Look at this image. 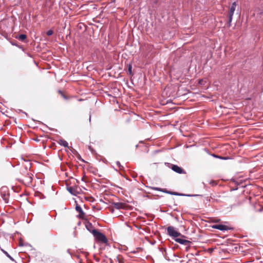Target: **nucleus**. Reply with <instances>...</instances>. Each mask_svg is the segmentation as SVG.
I'll list each match as a JSON object with an SVG mask.
<instances>
[{
	"label": "nucleus",
	"instance_id": "obj_5",
	"mask_svg": "<svg viewBox=\"0 0 263 263\" xmlns=\"http://www.w3.org/2000/svg\"><path fill=\"white\" fill-rule=\"evenodd\" d=\"M32 175L30 173H27L22 179L23 182L26 185H29L32 183Z\"/></svg>",
	"mask_w": 263,
	"mask_h": 263
},
{
	"label": "nucleus",
	"instance_id": "obj_11",
	"mask_svg": "<svg viewBox=\"0 0 263 263\" xmlns=\"http://www.w3.org/2000/svg\"><path fill=\"white\" fill-rule=\"evenodd\" d=\"M175 240L177 242L185 246H190V244L191 243V242L190 241L181 238H176L175 239Z\"/></svg>",
	"mask_w": 263,
	"mask_h": 263
},
{
	"label": "nucleus",
	"instance_id": "obj_24",
	"mask_svg": "<svg viewBox=\"0 0 263 263\" xmlns=\"http://www.w3.org/2000/svg\"><path fill=\"white\" fill-rule=\"evenodd\" d=\"M58 92H59L61 95H63V92H62L61 90H59V91H58Z\"/></svg>",
	"mask_w": 263,
	"mask_h": 263
},
{
	"label": "nucleus",
	"instance_id": "obj_19",
	"mask_svg": "<svg viewBox=\"0 0 263 263\" xmlns=\"http://www.w3.org/2000/svg\"><path fill=\"white\" fill-rule=\"evenodd\" d=\"M53 33V31L52 30H48L46 33L47 35L48 36L52 35Z\"/></svg>",
	"mask_w": 263,
	"mask_h": 263
},
{
	"label": "nucleus",
	"instance_id": "obj_12",
	"mask_svg": "<svg viewBox=\"0 0 263 263\" xmlns=\"http://www.w3.org/2000/svg\"><path fill=\"white\" fill-rule=\"evenodd\" d=\"M68 191L72 195H76L79 193L78 187L70 186L67 188Z\"/></svg>",
	"mask_w": 263,
	"mask_h": 263
},
{
	"label": "nucleus",
	"instance_id": "obj_3",
	"mask_svg": "<svg viewBox=\"0 0 263 263\" xmlns=\"http://www.w3.org/2000/svg\"><path fill=\"white\" fill-rule=\"evenodd\" d=\"M1 194L6 203H8L9 201V192L6 187H2L1 189Z\"/></svg>",
	"mask_w": 263,
	"mask_h": 263
},
{
	"label": "nucleus",
	"instance_id": "obj_18",
	"mask_svg": "<svg viewBox=\"0 0 263 263\" xmlns=\"http://www.w3.org/2000/svg\"><path fill=\"white\" fill-rule=\"evenodd\" d=\"M77 158H78L79 160H80V161H82V162H86L84 159H83L82 158V157H81V156L80 155V154H78L77 155Z\"/></svg>",
	"mask_w": 263,
	"mask_h": 263
},
{
	"label": "nucleus",
	"instance_id": "obj_2",
	"mask_svg": "<svg viewBox=\"0 0 263 263\" xmlns=\"http://www.w3.org/2000/svg\"><path fill=\"white\" fill-rule=\"evenodd\" d=\"M167 234L173 238H177L179 236L182 237H185L184 235H182L180 233L176 231L173 227L169 226L167 228Z\"/></svg>",
	"mask_w": 263,
	"mask_h": 263
},
{
	"label": "nucleus",
	"instance_id": "obj_10",
	"mask_svg": "<svg viewBox=\"0 0 263 263\" xmlns=\"http://www.w3.org/2000/svg\"><path fill=\"white\" fill-rule=\"evenodd\" d=\"M76 210L79 213V218L82 219H85V214L83 211L81 206L78 205H77L76 207Z\"/></svg>",
	"mask_w": 263,
	"mask_h": 263
},
{
	"label": "nucleus",
	"instance_id": "obj_6",
	"mask_svg": "<svg viewBox=\"0 0 263 263\" xmlns=\"http://www.w3.org/2000/svg\"><path fill=\"white\" fill-rule=\"evenodd\" d=\"M153 189L155 190L160 191L166 193L171 194V195H173L187 196H194V195H185V194H180V193H178L177 192H175L167 191L165 189H161L158 188V187H153Z\"/></svg>",
	"mask_w": 263,
	"mask_h": 263
},
{
	"label": "nucleus",
	"instance_id": "obj_25",
	"mask_svg": "<svg viewBox=\"0 0 263 263\" xmlns=\"http://www.w3.org/2000/svg\"><path fill=\"white\" fill-rule=\"evenodd\" d=\"M201 81H202V80H200L199 83H201Z\"/></svg>",
	"mask_w": 263,
	"mask_h": 263
},
{
	"label": "nucleus",
	"instance_id": "obj_21",
	"mask_svg": "<svg viewBox=\"0 0 263 263\" xmlns=\"http://www.w3.org/2000/svg\"><path fill=\"white\" fill-rule=\"evenodd\" d=\"M4 253L11 260H13V259L9 255V254L7 252L4 251Z\"/></svg>",
	"mask_w": 263,
	"mask_h": 263
},
{
	"label": "nucleus",
	"instance_id": "obj_15",
	"mask_svg": "<svg viewBox=\"0 0 263 263\" xmlns=\"http://www.w3.org/2000/svg\"><path fill=\"white\" fill-rule=\"evenodd\" d=\"M26 37H27L26 35H25V34H20V35H18L16 38L18 39L19 40H20L21 41H24L26 39Z\"/></svg>",
	"mask_w": 263,
	"mask_h": 263
},
{
	"label": "nucleus",
	"instance_id": "obj_8",
	"mask_svg": "<svg viewBox=\"0 0 263 263\" xmlns=\"http://www.w3.org/2000/svg\"><path fill=\"white\" fill-rule=\"evenodd\" d=\"M171 169L175 172L177 173L178 174H185L186 172L181 167H179V166L175 165V164H172L171 166Z\"/></svg>",
	"mask_w": 263,
	"mask_h": 263
},
{
	"label": "nucleus",
	"instance_id": "obj_20",
	"mask_svg": "<svg viewBox=\"0 0 263 263\" xmlns=\"http://www.w3.org/2000/svg\"><path fill=\"white\" fill-rule=\"evenodd\" d=\"M117 164L119 166V168L120 170H122L123 167L122 166H121L120 163L119 162H117Z\"/></svg>",
	"mask_w": 263,
	"mask_h": 263
},
{
	"label": "nucleus",
	"instance_id": "obj_16",
	"mask_svg": "<svg viewBox=\"0 0 263 263\" xmlns=\"http://www.w3.org/2000/svg\"><path fill=\"white\" fill-rule=\"evenodd\" d=\"M117 260L119 263H123L124 262V259L123 257L121 255H118L117 257Z\"/></svg>",
	"mask_w": 263,
	"mask_h": 263
},
{
	"label": "nucleus",
	"instance_id": "obj_4",
	"mask_svg": "<svg viewBox=\"0 0 263 263\" xmlns=\"http://www.w3.org/2000/svg\"><path fill=\"white\" fill-rule=\"evenodd\" d=\"M236 5H237L236 3L234 2L232 3V5L231 6V7L230 8L229 13H228L229 26H230V23L232 22L233 16L234 14V12L235 10Z\"/></svg>",
	"mask_w": 263,
	"mask_h": 263
},
{
	"label": "nucleus",
	"instance_id": "obj_9",
	"mask_svg": "<svg viewBox=\"0 0 263 263\" xmlns=\"http://www.w3.org/2000/svg\"><path fill=\"white\" fill-rule=\"evenodd\" d=\"M112 205L116 209H125L127 207V204L123 202H113Z\"/></svg>",
	"mask_w": 263,
	"mask_h": 263
},
{
	"label": "nucleus",
	"instance_id": "obj_17",
	"mask_svg": "<svg viewBox=\"0 0 263 263\" xmlns=\"http://www.w3.org/2000/svg\"><path fill=\"white\" fill-rule=\"evenodd\" d=\"M128 71L129 74L130 76L133 75V73L132 72V66L130 64L128 65Z\"/></svg>",
	"mask_w": 263,
	"mask_h": 263
},
{
	"label": "nucleus",
	"instance_id": "obj_23",
	"mask_svg": "<svg viewBox=\"0 0 263 263\" xmlns=\"http://www.w3.org/2000/svg\"><path fill=\"white\" fill-rule=\"evenodd\" d=\"M220 221V219H216L214 221V222H218Z\"/></svg>",
	"mask_w": 263,
	"mask_h": 263
},
{
	"label": "nucleus",
	"instance_id": "obj_14",
	"mask_svg": "<svg viewBox=\"0 0 263 263\" xmlns=\"http://www.w3.org/2000/svg\"><path fill=\"white\" fill-rule=\"evenodd\" d=\"M58 143L61 145H62L65 147H68V143L66 141L63 140V139H60L58 141Z\"/></svg>",
	"mask_w": 263,
	"mask_h": 263
},
{
	"label": "nucleus",
	"instance_id": "obj_7",
	"mask_svg": "<svg viewBox=\"0 0 263 263\" xmlns=\"http://www.w3.org/2000/svg\"><path fill=\"white\" fill-rule=\"evenodd\" d=\"M212 228L213 229H218V230H219L220 231H223L232 229V228H231L228 226H227L224 224H221L213 225L212 226Z\"/></svg>",
	"mask_w": 263,
	"mask_h": 263
},
{
	"label": "nucleus",
	"instance_id": "obj_13",
	"mask_svg": "<svg viewBox=\"0 0 263 263\" xmlns=\"http://www.w3.org/2000/svg\"><path fill=\"white\" fill-rule=\"evenodd\" d=\"M84 223L87 230L92 233V230H95L92 224L88 220H86Z\"/></svg>",
	"mask_w": 263,
	"mask_h": 263
},
{
	"label": "nucleus",
	"instance_id": "obj_1",
	"mask_svg": "<svg viewBox=\"0 0 263 263\" xmlns=\"http://www.w3.org/2000/svg\"><path fill=\"white\" fill-rule=\"evenodd\" d=\"M92 234L98 242L103 243H106L107 242L108 240L106 236L102 233L99 232L97 230H92Z\"/></svg>",
	"mask_w": 263,
	"mask_h": 263
},
{
	"label": "nucleus",
	"instance_id": "obj_22",
	"mask_svg": "<svg viewBox=\"0 0 263 263\" xmlns=\"http://www.w3.org/2000/svg\"><path fill=\"white\" fill-rule=\"evenodd\" d=\"M65 99H67V97L63 93V95H61Z\"/></svg>",
	"mask_w": 263,
	"mask_h": 263
}]
</instances>
